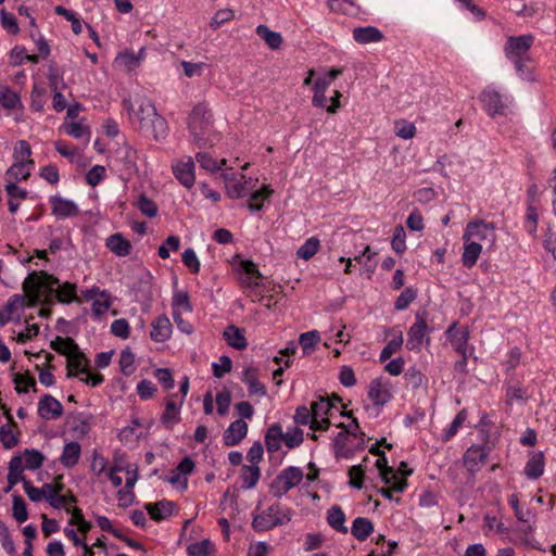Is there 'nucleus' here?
<instances>
[{"instance_id":"obj_1","label":"nucleus","mask_w":556,"mask_h":556,"mask_svg":"<svg viewBox=\"0 0 556 556\" xmlns=\"http://www.w3.org/2000/svg\"><path fill=\"white\" fill-rule=\"evenodd\" d=\"M47 289L50 293H55L56 300L61 303L79 302L77 298V286L72 282H65L60 286L59 278L47 271H33L23 282V290L27 294L31 304L50 303L49 300H42L41 289Z\"/></svg>"},{"instance_id":"obj_2","label":"nucleus","mask_w":556,"mask_h":556,"mask_svg":"<svg viewBox=\"0 0 556 556\" xmlns=\"http://www.w3.org/2000/svg\"><path fill=\"white\" fill-rule=\"evenodd\" d=\"M292 513L289 508H282L279 504H273L260 514H254L252 528L255 532H264L275 527L288 523Z\"/></svg>"},{"instance_id":"obj_3","label":"nucleus","mask_w":556,"mask_h":556,"mask_svg":"<svg viewBox=\"0 0 556 556\" xmlns=\"http://www.w3.org/2000/svg\"><path fill=\"white\" fill-rule=\"evenodd\" d=\"M303 471L299 467L290 466L283 469L271 482L270 489L276 497L287 494L292 488L301 483Z\"/></svg>"},{"instance_id":"obj_4","label":"nucleus","mask_w":556,"mask_h":556,"mask_svg":"<svg viewBox=\"0 0 556 556\" xmlns=\"http://www.w3.org/2000/svg\"><path fill=\"white\" fill-rule=\"evenodd\" d=\"M534 42V36L526 34L521 36H509L504 47L505 56L510 60H530L529 50Z\"/></svg>"},{"instance_id":"obj_5","label":"nucleus","mask_w":556,"mask_h":556,"mask_svg":"<svg viewBox=\"0 0 556 556\" xmlns=\"http://www.w3.org/2000/svg\"><path fill=\"white\" fill-rule=\"evenodd\" d=\"M495 227L492 223H486L482 219L471 220L467 224L465 232L463 235V241H486L490 244H493L496 236H495Z\"/></svg>"},{"instance_id":"obj_6","label":"nucleus","mask_w":556,"mask_h":556,"mask_svg":"<svg viewBox=\"0 0 556 556\" xmlns=\"http://www.w3.org/2000/svg\"><path fill=\"white\" fill-rule=\"evenodd\" d=\"M493 446L494 445L491 442L485 441L483 444L472 445L466 451L464 462L467 470L472 476L476 475L485 464L489 453L492 451Z\"/></svg>"},{"instance_id":"obj_7","label":"nucleus","mask_w":556,"mask_h":556,"mask_svg":"<svg viewBox=\"0 0 556 556\" xmlns=\"http://www.w3.org/2000/svg\"><path fill=\"white\" fill-rule=\"evenodd\" d=\"M427 311H418L415 315L416 321L410 326L407 332L406 348L409 351L420 350L426 332L427 326Z\"/></svg>"},{"instance_id":"obj_8","label":"nucleus","mask_w":556,"mask_h":556,"mask_svg":"<svg viewBox=\"0 0 556 556\" xmlns=\"http://www.w3.org/2000/svg\"><path fill=\"white\" fill-rule=\"evenodd\" d=\"M480 100L484 105L486 113L491 117L496 115H503L505 111V103L502 100V96L495 89L488 87L480 93Z\"/></svg>"},{"instance_id":"obj_9","label":"nucleus","mask_w":556,"mask_h":556,"mask_svg":"<svg viewBox=\"0 0 556 556\" xmlns=\"http://www.w3.org/2000/svg\"><path fill=\"white\" fill-rule=\"evenodd\" d=\"M49 202L51 203L52 214L59 218L75 217L79 214L77 204L61 195H51Z\"/></svg>"},{"instance_id":"obj_10","label":"nucleus","mask_w":556,"mask_h":556,"mask_svg":"<svg viewBox=\"0 0 556 556\" xmlns=\"http://www.w3.org/2000/svg\"><path fill=\"white\" fill-rule=\"evenodd\" d=\"M123 108L131 115L134 112L135 117L138 119L140 127L144 128L151 117L156 116V109L150 100H142L136 111L132 110L130 100H123Z\"/></svg>"},{"instance_id":"obj_11","label":"nucleus","mask_w":556,"mask_h":556,"mask_svg":"<svg viewBox=\"0 0 556 556\" xmlns=\"http://www.w3.org/2000/svg\"><path fill=\"white\" fill-rule=\"evenodd\" d=\"M63 414V406L60 401L50 394H45L38 402V415L46 420L58 419Z\"/></svg>"},{"instance_id":"obj_12","label":"nucleus","mask_w":556,"mask_h":556,"mask_svg":"<svg viewBox=\"0 0 556 556\" xmlns=\"http://www.w3.org/2000/svg\"><path fill=\"white\" fill-rule=\"evenodd\" d=\"M248 433V424L242 419L232 421L223 434V441L226 446L238 445Z\"/></svg>"},{"instance_id":"obj_13","label":"nucleus","mask_w":556,"mask_h":556,"mask_svg":"<svg viewBox=\"0 0 556 556\" xmlns=\"http://www.w3.org/2000/svg\"><path fill=\"white\" fill-rule=\"evenodd\" d=\"M173 173L178 181L186 188H191L194 184V162L191 157L187 162H179L173 166Z\"/></svg>"},{"instance_id":"obj_14","label":"nucleus","mask_w":556,"mask_h":556,"mask_svg":"<svg viewBox=\"0 0 556 556\" xmlns=\"http://www.w3.org/2000/svg\"><path fill=\"white\" fill-rule=\"evenodd\" d=\"M451 344L457 353L467 352V343L469 339V330L466 327L458 328L454 323L446 331Z\"/></svg>"},{"instance_id":"obj_15","label":"nucleus","mask_w":556,"mask_h":556,"mask_svg":"<svg viewBox=\"0 0 556 556\" xmlns=\"http://www.w3.org/2000/svg\"><path fill=\"white\" fill-rule=\"evenodd\" d=\"M211 126V115L208 114L207 108L199 103L197 104L189 116L188 127L189 129H207Z\"/></svg>"},{"instance_id":"obj_16","label":"nucleus","mask_w":556,"mask_h":556,"mask_svg":"<svg viewBox=\"0 0 556 556\" xmlns=\"http://www.w3.org/2000/svg\"><path fill=\"white\" fill-rule=\"evenodd\" d=\"M368 396L376 406H383L391 399V394L388 388L383 386L381 378H376L370 382Z\"/></svg>"},{"instance_id":"obj_17","label":"nucleus","mask_w":556,"mask_h":556,"mask_svg":"<svg viewBox=\"0 0 556 556\" xmlns=\"http://www.w3.org/2000/svg\"><path fill=\"white\" fill-rule=\"evenodd\" d=\"M172 334V324L165 316H159L152 323V330L150 337L155 342H165Z\"/></svg>"},{"instance_id":"obj_18","label":"nucleus","mask_w":556,"mask_h":556,"mask_svg":"<svg viewBox=\"0 0 556 556\" xmlns=\"http://www.w3.org/2000/svg\"><path fill=\"white\" fill-rule=\"evenodd\" d=\"M254 188L251 179L247 180L244 176L241 179L227 180L226 192L231 199H240L249 194Z\"/></svg>"},{"instance_id":"obj_19","label":"nucleus","mask_w":556,"mask_h":556,"mask_svg":"<svg viewBox=\"0 0 556 556\" xmlns=\"http://www.w3.org/2000/svg\"><path fill=\"white\" fill-rule=\"evenodd\" d=\"M68 357L67 362V377L72 378L76 375L72 372V369H76L80 374H88V359L86 358L85 354L80 352L79 346L77 345L76 351L68 350L65 354Z\"/></svg>"},{"instance_id":"obj_20","label":"nucleus","mask_w":556,"mask_h":556,"mask_svg":"<svg viewBox=\"0 0 556 556\" xmlns=\"http://www.w3.org/2000/svg\"><path fill=\"white\" fill-rule=\"evenodd\" d=\"M223 337L227 344L236 350H244L248 345L244 329L235 325L227 326L223 332Z\"/></svg>"},{"instance_id":"obj_21","label":"nucleus","mask_w":556,"mask_h":556,"mask_svg":"<svg viewBox=\"0 0 556 556\" xmlns=\"http://www.w3.org/2000/svg\"><path fill=\"white\" fill-rule=\"evenodd\" d=\"M106 248L119 257H125L130 254L131 243L125 239L122 233L111 235L105 242Z\"/></svg>"},{"instance_id":"obj_22","label":"nucleus","mask_w":556,"mask_h":556,"mask_svg":"<svg viewBox=\"0 0 556 556\" xmlns=\"http://www.w3.org/2000/svg\"><path fill=\"white\" fill-rule=\"evenodd\" d=\"M175 504L167 500H162L155 504L148 503L144 508L148 510L150 517L155 521H161L170 516Z\"/></svg>"},{"instance_id":"obj_23","label":"nucleus","mask_w":556,"mask_h":556,"mask_svg":"<svg viewBox=\"0 0 556 556\" xmlns=\"http://www.w3.org/2000/svg\"><path fill=\"white\" fill-rule=\"evenodd\" d=\"M353 38L356 42L365 45L380 41L383 38V34L374 26L355 27L353 29Z\"/></svg>"},{"instance_id":"obj_24","label":"nucleus","mask_w":556,"mask_h":556,"mask_svg":"<svg viewBox=\"0 0 556 556\" xmlns=\"http://www.w3.org/2000/svg\"><path fill=\"white\" fill-rule=\"evenodd\" d=\"M8 469H9V472H8L7 479L11 485H15L18 482H22L24 484L25 481H28L23 473V471H24L23 456L21 454L14 455L11 458V460L9 462Z\"/></svg>"},{"instance_id":"obj_25","label":"nucleus","mask_w":556,"mask_h":556,"mask_svg":"<svg viewBox=\"0 0 556 556\" xmlns=\"http://www.w3.org/2000/svg\"><path fill=\"white\" fill-rule=\"evenodd\" d=\"M544 454L543 452H536L531 455L525 467V475L529 479H538L544 472Z\"/></svg>"},{"instance_id":"obj_26","label":"nucleus","mask_w":556,"mask_h":556,"mask_svg":"<svg viewBox=\"0 0 556 556\" xmlns=\"http://www.w3.org/2000/svg\"><path fill=\"white\" fill-rule=\"evenodd\" d=\"M374 529V523L370 519L357 517L352 523L351 533L358 541H365L372 534Z\"/></svg>"},{"instance_id":"obj_27","label":"nucleus","mask_w":556,"mask_h":556,"mask_svg":"<svg viewBox=\"0 0 556 556\" xmlns=\"http://www.w3.org/2000/svg\"><path fill=\"white\" fill-rule=\"evenodd\" d=\"M198 148L213 147L219 140L218 134L207 129H189Z\"/></svg>"},{"instance_id":"obj_28","label":"nucleus","mask_w":556,"mask_h":556,"mask_svg":"<svg viewBox=\"0 0 556 556\" xmlns=\"http://www.w3.org/2000/svg\"><path fill=\"white\" fill-rule=\"evenodd\" d=\"M80 453V444L76 441H72L64 445L60 460L64 467L72 468L78 463Z\"/></svg>"},{"instance_id":"obj_29","label":"nucleus","mask_w":556,"mask_h":556,"mask_svg":"<svg viewBox=\"0 0 556 556\" xmlns=\"http://www.w3.org/2000/svg\"><path fill=\"white\" fill-rule=\"evenodd\" d=\"M327 521L329 526L336 531L343 534L348 533L349 530L345 526V514L340 506L334 505L328 510Z\"/></svg>"},{"instance_id":"obj_30","label":"nucleus","mask_w":556,"mask_h":556,"mask_svg":"<svg viewBox=\"0 0 556 556\" xmlns=\"http://www.w3.org/2000/svg\"><path fill=\"white\" fill-rule=\"evenodd\" d=\"M482 251V247L477 241L464 242V252L462 255L463 265L467 268H471L478 261L479 255Z\"/></svg>"},{"instance_id":"obj_31","label":"nucleus","mask_w":556,"mask_h":556,"mask_svg":"<svg viewBox=\"0 0 556 556\" xmlns=\"http://www.w3.org/2000/svg\"><path fill=\"white\" fill-rule=\"evenodd\" d=\"M338 427L343 430L333 440L334 454L337 457H349V450L346 448L348 437L349 434L356 435V433L348 429L346 425L342 422Z\"/></svg>"},{"instance_id":"obj_32","label":"nucleus","mask_w":556,"mask_h":556,"mask_svg":"<svg viewBox=\"0 0 556 556\" xmlns=\"http://www.w3.org/2000/svg\"><path fill=\"white\" fill-rule=\"evenodd\" d=\"M282 437L283 432L279 424H274L267 429L265 434V444L269 453L279 451Z\"/></svg>"},{"instance_id":"obj_33","label":"nucleus","mask_w":556,"mask_h":556,"mask_svg":"<svg viewBox=\"0 0 556 556\" xmlns=\"http://www.w3.org/2000/svg\"><path fill=\"white\" fill-rule=\"evenodd\" d=\"M274 190L269 186H263L260 190L251 191L250 202L247 207L251 212H258L263 208V202L270 198Z\"/></svg>"},{"instance_id":"obj_34","label":"nucleus","mask_w":556,"mask_h":556,"mask_svg":"<svg viewBox=\"0 0 556 556\" xmlns=\"http://www.w3.org/2000/svg\"><path fill=\"white\" fill-rule=\"evenodd\" d=\"M243 271L247 274L245 279H243V283L251 288H256L261 285V279L263 278L260 273L257 266L252 261H243L241 264Z\"/></svg>"},{"instance_id":"obj_35","label":"nucleus","mask_w":556,"mask_h":556,"mask_svg":"<svg viewBox=\"0 0 556 556\" xmlns=\"http://www.w3.org/2000/svg\"><path fill=\"white\" fill-rule=\"evenodd\" d=\"M260 477H261V470H260L258 466L243 465L242 473H241V479H242L241 488L244 490L253 489L257 484Z\"/></svg>"},{"instance_id":"obj_36","label":"nucleus","mask_w":556,"mask_h":556,"mask_svg":"<svg viewBox=\"0 0 556 556\" xmlns=\"http://www.w3.org/2000/svg\"><path fill=\"white\" fill-rule=\"evenodd\" d=\"M256 34L273 50L279 49L282 43V37L280 33L270 30L266 25H258L256 27Z\"/></svg>"},{"instance_id":"obj_37","label":"nucleus","mask_w":556,"mask_h":556,"mask_svg":"<svg viewBox=\"0 0 556 556\" xmlns=\"http://www.w3.org/2000/svg\"><path fill=\"white\" fill-rule=\"evenodd\" d=\"M144 129L151 130L156 140L161 138H165L167 135V122L156 112V116L151 117L148 124L144 126Z\"/></svg>"},{"instance_id":"obj_38","label":"nucleus","mask_w":556,"mask_h":556,"mask_svg":"<svg viewBox=\"0 0 556 556\" xmlns=\"http://www.w3.org/2000/svg\"><path fill=\"white\" fill-rule=\"evenodd\" d=\"M143 55H144V48H141L139 50L138 54H135L134 52H130V51H124V52L118 53L115 61L117 63H119L121 65L125 66L128 71H131V70L136 68L137 66H139L140 61L143 58Z\"/></svg>"},{"instance_id":"obj_39","label":"nucleus","mask_w":556,"mask_h":556,"mask_svg":"<svg viewBox=\"0 0 556 556\" xmlns=\"http://www.w3.org/2000/svg\"><path fill=\"white\" fill-rule=\"evenodd\" d=\"M33 164L29 163H14L5 173V180L7 181H18L27 179L30 175L28 166H31Z\"/></svg>"},{"instance_id":"obj_40","label":"nucleus","mask_w":556,"mask_h":556,"mask_svg":"<svg viewBox=\"0 0 556 556\" xmlns=\"http://www.w3.org/2000/svg\"><path fill=\"white\" fill-rule=\"evenodd\" d=\"M320 341V334L317 330H311L300 334L299 343L303 350L304 355H309L315 346Z\"/></svg>"},{"instance_id":"obj_41","label":"nucleus","mask_w":556,"mask_h":556,"mask_svg":"<svg viewBox=\"0 0 556 556\" xmlns=\"http://www.w3.org/2000/svg\"><path fill=\"white\" fill-rule=\"evenodd\" d=\"M161 421L163 425L172 429L174 425L180 421L179 406L174 401H168L165 406V410L162 414Z\"/></svg>"},{"instance_id":"obj_42","label":"nucleus","mask_w":556,"mask_h":556,"mask_svg":"<svg viewBox=\"0 0 556 556\" xmlns=\"http://www.w3.org/2000/svg\"><path fill=\"white\" fill-rule=\"evenodd\" d=\"M23 455L25 456L24 469L36 470L43 464L45 455L38 450L26 448Z\"/></svg>"},{"instance_id":"obj_43","label":"nucleus","mask_w":556,"mask_h":556,"mask_svg":"<svg viewBox=\"0 0 556 556\" xmlns=\"http://www.w3.org/2000/svg\"><path fill=\"white\" fill-rule=\"evenodd\" d=\"M319 247V240L316 237H311L298 249L296 256L308 261L318 252Z\"/></svg>"},{"instance_id":"obj_44","label":"nucleus","mask_w":556,"mask_h":556,"mask_svg":"<svg viewBox=\"0 0 556 556\" xmlns=\"http://www.w3.org/2000/svg\"><path fill=\"white\" fill-rule=\"evenodd\" d=\"M31 154L30 144L25 140H20L14 148V163H29L34 164V161L29 159Z\"/></svg>"},{"instance_id":"obj_45","label":"nucleus","mask_w":556,"mask_h":556,"mask_svg":"<svg viewBox=\"0 0 556 556\" xmlns=\"http://www.w3.org/2000/svg\"><path fill=\"white\" fill-rule=\"evenodd\" d=\"M12 502L13 517L21 523L25 522L28 519V511L24 498L18 494H14L12 496Z\"/></svg>"},{"instance_id":"obj_46","label":"nucleus","mask_w":556,"mask_h":556,"mask_svg":"<svg viewBox=\"0 0 556 556\" xmlns=\"http://www.w3.org/2000/svg\"><path fill=\"white\" fill-rule=\"evenodd\" d=\"M417 298V290L413 287L405 288L402 293L397 296L394 303V308L396 311H404L406 309L409 304L415 301Z\"/></svg>"},{"instance_id":"obj_47","label":"nucleus","mask_w":556,"mask_h":556,"mask_svg":"<svg viewBox=\"0 0 556 556\" xmlns=\"http://www.w3.org/2000/svg\"><path fill=\"white\" fill-rule=\"evenodd\" d=\"M333 408V404L326 397L320 396L318 401H315L311 405L314 419L324 418L328 416Z\"/></svg>"},{"instance_id":"obj_48","label":"nucleus","mask_w":556,"mask_h":556,"mask_svg":"<svg viewBox=\"0 0 556 556\" xmlns=\"http://www.w3.org/2000/svg\"><path fill=\"white\" fill-rule=\"evenodd\" d=\"M135 354L130 351V349H125L121 353L119 357V367L121 371L125 376H130L135 372Z\"/></svg>"},{"instance_id":"obj_49","label":"nucleus","mask_w":556,"mask_h":556,"mask_svg":"<svg viewBox=\"0 0 556 556\" xmlns=\"http://www.w3.org/2000/svg\"><path fill=\"white\" fill-rule=\"evenodd\" d=\"M51 349L55 352L65 355L68 350L76 351L77 350V343L74 339L67 337H56L55 340H53L50 344Z\"/></svg>"},{"instance_id":"obj_50","label":"nucleus","mask_w":556,"mask_h":556,"mask_svg":"<svg viewBox=\"0 0 556 556\" xmlns=\"http://www.w3.org/2000/svg\"><path fill=\"white\" fill-rule=\"evenodd\" d=\"M0 103L3 108L12 110L21 105V99L12 90L4 88L0 90Z\"/></svg>"},{"instance_id":"obj_51","label":"nucleus","mask_w":556,"mask_h":556,"mask_svg":"<svg viewBox=\"0 0 556 556\" xmlns=\"http://www.w3.org/2000/svg\"><path fill=\"white\" fill-rule=\"evenodd\" d=\"M406 233L403 226L399 225L394 228L391 245L395 253L402 254L406 250Z\"/></svg>"},{"instance_id":"obj_52","label":"nucleus","mask_w":556,"mask_h":556,"mask_svg":"<svg viewBox=\"0 0 556 556\" xmlns=\"http://www.w3.org/2000/svg\"><path fill=\"white\" fill-rule=\"evenodd\" d=\"M515 64L516 71L521 79L534 81L535 78L533 76V68L529 65L532 62L530 60H515L511 61Z\"/></svg>"},{"instance_id":"obj_53","label":"nucleus","mask_w":556,"mask_h":556,"mask_svg":"<svg viewBox=\"0 0 556 556\" xmlns=\"http://www.w3.org/2000/svg\"><path fill=\"white\" fill-rule=\"evenodd\" d=\"M13 382L17 393H27L28 387L34 389L36 387L35 379L29 375L15 374L13 377Z\"/></svg>"},{"instance_id":"obj_54","label":"nucleus","mask_w":556,"mask_h":556,"mask_svg":"<svg viewBox=\"0 0 556 556\" xmlns=\"http://www.w3.org/2000/svg\"><path fill=\"white\" fill-rule=\"evenodd\" d=\"M403 344V336L402 332L395 338H393L391 341L388 342V344L382 349L380 353V362L383 363L387 359H389L392 354H394L397 350L401 349Z\"/></svg>"},{"instance_id":"obj_55","label":"nucleus","mask_w":556,"mask_h":556,"mask_svg":"<svg viewBox=\"0 0 556 556\" xmlns=\"http://www.w3.org/2000/svg\"><path fill=\"white\" fill-rule=\"evenodd\" d=\"M216 404L217 413L220 416H225L228 413L231 404V392L226 388L219 391L216 395Z\"/></svg>"},{"instance_id":"obj_56","label":"nucleus","mask_w":556,"mask_h":556,"mask_svg":"<svg viewBox=\"0 0 556 556\" xmlns=\"http://www.w3.org/2000/svg\"><path fill=\"white\" fill-rule=\"evenodd\" d=\"M181 260L184 265L188 267L191 273L198 274L200 271L201 264L193 249H186L182 253Z\"/></svg>"},{"instance_id":"obj_57","label":"nucleus","mask_w":556,"mask_h":556,"mask_svg":"<svg viewBox=\"0 0 556 556\" xmlns=\"http://www.w3.org/2000/svg\"><path fill=\"white\" fill-rule=\"evenodd\" d=\"M314 96H313V104L317 108H325L327 102V97L325 94L327 90V83L325 81H315L314 87Z\"/></svg>"},{"instance_id":"obj_58","label":"nucleus","mask_w":556,"mask_h":556,"mask_svg":"<svg viewBox=\"0 0 556 556\" xmlns=\"http://www.w3.org/2000/svg\"><path fill=\"white\" fill-rule=\"evenodd\" d=\"M137 205L140 212L148 217H154L157 214L156 204L143 193L139 195Z\"/></svg>"},{"instance_id":"obj_59","label":"nucleus","mask_w":556,"mask_h":556,"mask_svg":"<svg viewBox=\"0 0 556 556\" xmlns=\"http://www.w3.org/2000/svg\"><path fill=\"white\" fill-rule=\"evenodd\" d=\"M394 131L396 136L403 139H412L416 135V127L414 124L402 119L395 122Z\"/></svg>"},{"instance_id":"obj_60","label":"nucleus","mask_w":556,"mask_h":556,"mask_svg":"<svg viewBox=\"0 0 556 556\" xmlns=\"http://www.w3.org/2000/svg\"><path fill=\"white\" fill-rule=\"evenodd\" d=\"M213 547L210 540L191 543L187 547L188 556H208V549Z\"/></svg>"},{"instance_id":"obj_61","label":"nucleus","mask_w":556,"mask_h":556,"mask_svg":"<svg viewBox=\"0 0 556 556\" xmlns=\"http://www.w3.org/2000/svg\"><path fill=\"white\" fill-rule=\"evenodd\" d=\"M64 128H65V131L67 135L76 138V139H81V138H87V141L89 140L90 138V130L88 127L81 125L80 123H71V124H65L64 125Z\"/></svg>"},{"instance_id":"obj_62","label":"nucleus","mask_w":556,"mask_h":556,"mask_svg":"<svg viewBox=\"0 0 556 556\" xmlns=\"http://www.w3.org/2000/svg\"><path fill=\"white\" fill-rule=\"evenodd\" d=\"M293 419L296 425L309 426V428L312 429V422L314 421V417L311 408H307L306 406H299L295 409Z\"/></svg>"},{"instance_id":"obj_63","label":"nucleus","mask_w":556,"mask_h":556,"mask_svg":"<svg viewBox=\"0 0 556 556\" xmlns=\"http://www.w3.org/2000/svg\"><path fill=\"white\" fill-rule=\"evenodd\" d=\"M0 540H1V545H2L3 549L10 556H18L16 548H15L14 541L10 534L9 529L5 526H2L0 528Z\"/></svg>"},{"instance_id":"obj_64","label":"nucleus","mask_w":556,"mask_h":556,"mask_svg":"<svg viewBox=\"0 0 556 556\" xmlns=\"http://www.w3.org/2000/svg\"><path fill=\"white\" fill-rule=\"evenodd\" d=\"M195 160L200 164V166L205 170L214 173L220 169V166L218 165L216 160H214L211 155H208L205 152H198L195 154Z\"/></svg>"}]
</instances>
